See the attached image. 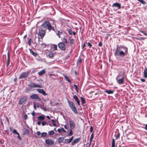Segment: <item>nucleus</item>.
Wrapping results in <instances>:
<instances>
[{"label":"nucleus","instance_id":"1","mask_svg":"<svg viewBox=\"0 0 147 147\" xmlns=\"http://www.w3.org/2000/svg\"><path fill=\"white\" fill-rule=\"evenodd\" d=\"M128 48L126 47L117 45L116 48L114 55L116 56H119L123 57L128 55Z\"/></svg>","mask_w":147,"mask_h":147},{"label":"nucleus","instance_id":"51","mask_svg":"<svg viewBox=\"0 0 147 147\" xmlns=\"http://www.w3.org/2000/svg\"><path fill=\"white\" fill-rule=\"evenodd\" d=\"M74 137L72 136L69 139V141L70 142H71V141L73 140V139Z\"/></svg>","mask_w":147,"mask_h":147},{"label":"nucleus","instance_id":"22","mask_svg":"<svg viewBox=\"0 0 147 147\" xmlns=\"http://www.w3.org/2000/svg\"><path fill=\"white\" fill-rule=\"evenodd\" d=\"M45 119V117L42 115H40L38 117V120L39 121H42L43 120Z\"/></svg>","mask_w":147,"mask_h":147},{"label":"nucleus","instance_id":"5","mask_svg":"<svg viewBox=\"0 0 147 147\" xmlns=\"http://www.w3.org/2000/svg\"><path fill=\"white\" fill-rule=\"evenodd\" d=\"M29 73L28 71L27 72H22L20 75L19 77V79L22 78H27L29 76Z\"/></svg>","mask_w":147,"mask_h":147},{"label":"nucleus","instance_id":"63","mask_svg":"<svg viewBox=\"0 0 147 147\" xmlns=\"http://www.w3.org/2000/svg\"><path fill=\"white\" fill-rule=\"evenodd\" d=\"M7 62H10V58H9V57L7 58Z\"/></svg>","mask_w":147,"mask_h":147},{"label":"nucleus","instance_id":"54","mask_svg":"<svg viewBox=\"0 0 147 147\" xmlns=\"http://www.w3.org/2000/svg\"><path fill=\"white\" fill-rule=\"evenodd\" d=\"M61 130L63 132H66V131L63 128H61Z\"/></svg>","mask_w":147,"mask_h":147},{"label":"nucleus","instance_id":"8","mask_svg":"<svg viewBox=\"0 0 147 147\" xmlns=\"http://www.w3.org/2000/svg\"><path fill=\"white\" fill-rule=\"evenodd\" d=\"M121 75H118V76L117 77L116 79L117 80V82L119 84H122L123 83V82L124 81V77H122L120 79H118V78L120 77V76Z\"/></svg>","mask_w":147,"mask_h":147},{"label":"nucleus","instance_id":"33","mask_svg":"<svg viewBox=\"0 0 147 147\" xmlns=\"http://www.w3.org/2000/svg\"><path fill=\"white\" fill-rule=\"evenodd\" d=\"M55 132L53 130L50 131L49 132V134L50 135H52L54 134Z\"/></svg>","mask_w":147,"mask_h":147},{"label":"nucleus","instance_id":"35","mask_svg":"<svg viewBox=\"0 0 147 147\" xmlns=\"http://www.w3.org/2000/svg\"><path fill=\"white\" fill-rule=\"evenodd\" d=\"M74 39H71L70 40V45H72L74 43Z\"/></svg>","mask_w":147,"mask_h":147},{"label":"nucleus","instance_id":"18","mask_svg":"<svg viewBox=\"0 0 147 147\" xmlns=\"http://www.w3.org/2000/svg\"><path fill=\"white\" fill-rule=\"evenodd\" d=\"M94 133H92V134H91V135L90 137V143L89 144V146L88 147H90V146L91 144V142L92 141V140L94 138V135H93Z\"/></svg>","mask_w":147,"mask_h":147},{"label":"nucleus","instance_id":"15","mask_svg":"<svg viewBox=\"0 0 147 147\" xmlns=\"http://www.w3.org/2000/svg\"><path fill=\"white\" fill-rule=\"evenodd\" d=\"M112 7H117L119 9H120L121 8V4L118 3H115L113 4Z\"/></svg>","mask_w":147,"mask_h":147},{"label":"nucleus","instance_id":"37","mask_svg":"<svg viewBox=\"0 0 147 147\" xmlns=\"http://www.w3.org/2000/svg\"><path fill=\"white\" fill-rule=\"evenodd\" d=\"M63 42L65 44L68 42L67 40L65 37H64L63 38Z\"/></svg>","mask_w":147,"mask_h":147},{"label":"nucleus","instance_id":"62","mask_svg":"<svg viewBox=\"0 0 147 147\" xmlns=\"http://www.w3.org/2000/svg\"><path fill=\"white\" fill-rule=\"evenodd\" d=\"M75 88V90H76V91L77 92H78V87H76V88Z\"/></svg>","mask_w":147,"mask_h":147},{"label":"nucleus","instance_id":"64","mask_svg":"<svg viewBox=\"0 0 147 147\" xmlns=\"http://www.w3.org/2000/svg\"><path fill=\"white\" fill-rule=\"evenodd\" d=\"M10 63V62H7V66L8 67Z\"/></svg>","mask_w":147,"mask_h":147},{"label":"nucleus","instance_id":"55","mask_svg":"<svg viewBox=\"0 0 147 147\" xmlns=\"http://www.w3.org/2000/svg\"><path fill=\"white\" fill-rule=\"evenodd\" d=\"M141 81L142 82H144L145 81V79L142 78L140 79Z\"/></svg>","mask_w":147,"mask_h":147},{"label":"nucleus","instance_id":"21","mask_svg":"<svg viewBox=\"0 0 147 147\" xmlns=\"http://www.w3.org/2000/svg\"><path fill=\"white\" fill-rule=\"evenodd\" d=\"M144 78H147V68H145L144 72Z\"/></svg>","mask_w":147,"mask_h":147},{"label":"nucleus","instance_id":"61","mask_svg":"<svg viewBox=\"0 0 147 147\" xmlns=\"http://www.w3.org/2000/svg\"><path fill=\"white\" fill-rule=\"evenodd\" d=\"M144 129L147 131V124L145 125Z\"/></svg>","mask_w":147,"mask_h":147},{"label":"nucleus","instance_id":"29","mask_svg":"<svg viewBox=\"0 0 147 147\" xmlns=\"http://www.w3.org/2000/svg\"><path fill=\"white\" fill-rule=\"evenodd\" d=\"M62 33V32L59 31H58L56 33L57 35L59 38H60V35Z\"/></svg>","mask_w":147,"mask_h":147},{"label":"nucleus","instance_id":"36","mask_svg":"<svg viewBox=\"0 0 147 147\" xmlns=\"http://www.w3.org/2000/svg\"><path fill=\"white\" fill-rule=\"evenodd\" d=\"M67 31L68 32L69 34L70 35H71L72 34V31L71 29H67Z\"/></svg>","mask_w":147,"mask_h":147},{"label":"nucleus","instance_id":"3","mask_svg":"<svg viewBox=\"0 0 147 147\" xmlns=\"http://www.w3.org/2000/svg\"><path fill=\"white\" fill-rule=\"evenodd\" d=\"M68 103L73 111L76 113H78V111L74 103L72 101H68Z\"/></svg>","mask_w":147,"mask_h":147},{"label":"nucleus","instance_id":"53","mask_svg":"<svg viewBox=\"0 0 147 147\" xmlns=\"http://www.w3.org/2000/svg\"><path fill=\"white\" fill-rule=\"evenodd\" d=\"M37 134L38 136H40L41 134V133L40 131H38L37 132Z\"/></svg>","mask_w":147,"mask_h":147},{"label":"nucleus","instance_id":"40","mask_svg":"<svg viewBox=\"0 0 147 147\" xmlns=\"http://www.w3.org/2000/svg\"><path fill=\"white\" fill-rule=\"evenodd\" d=\"M53 48L54 50H57V46L56 45H53Z\"/></svg>","mask_w":147,"mask_h":147},{"label":"nucleus","instance_id":"7","mask_svg":"<svg viewBox=\"0 0 147 147\" xmlns=\"http://www.w3.org/2000/svg\"><path fill=\"white\" fill-rule=\"evenodd\" d=\"M69 122L70 128L71 129H74L76 126L74 121L73 120L69 119Z\"/></svg>","mask_w":147,"mask_h":147},{"label":"nucleus","instance_id":"39","mask_svg":"<svg viewBox=\"0 0 147 147\" xmlns=\"http://www.w3.org/2000/svg\"><path fill=\"white\" fill-rule=\"evenodd\" d=\"M73 134V131L72 129H71L70 130L68 134V136H71Z\"/></svg>","mask_w":147,"mask_h":147},{"label":"nucleus","instance_id":"59","mask_svg":"<svg viewBox=\"0 0 147 147\" xmlns=\"http://www.w3.org/2000/svg\"><path fill=\"white\" fill-rule=\"evenodd\" d=\"M40 123H41V122H40V121H38V122H37V124L38 125H40Z\"/></svg>","mask_w":147,"mask_h":147},{"label":"nucleus","instance_id":"24","mask_svg":"<svg viewBox=\"0 0 147 147\" xmlns=\"http://www.w3.org/2000/svg\"><path fill=\"white\" fill-rule=\"evenodd\" d=\"M45 70L44 69H43V70L41 71H40L38 73V74L39 75H43V74H45Z\"/></svg>","mask_w":147,"mask_h":147},{"label":"nucleus","instance_id":"47","mask_svg":"<svg viewBox=\"0 0 147 147\" xmlns=\"http://www.w3.org/2000/svg\"><path fill=\"white\" fill-rule=\"evenodd\" d=\"M24 118L25 120H26L28 119V116L26 114H25L24 115Z\"/></svg>","mask_w":147,"mask_h":147},{"label":"nucleus","instance_id":"50","mask_svg":"<svg viewBox=\"0 0 147 147\" xmlns=\"http://www.w3.org/2000/svg\"><path fill=\"white\" fill-rule=\"evenodd\" d=\"M102 43L101 42H99V43L98 45V46L99 47H101L102 46Z\"/></svg>","mask_w":147,"mask_h":147},{"label":"nucleus","instance_id":"32","mask_svg":"<svg viewBox=\"0 0 147 147\" xmlns=\"http://www.w3.org/2000/svg\"><path fill=\"white\" fill-rule=\"evenodd\" d=\"M82 60L81 58L80 57L78 59L77 63L80 64L82 62Z\"/></svg>","mask_w":147,"mask_h":147},{"label":"nucleus","instance_id":"20","mask_svg":"<svg viewBox=\"0 0 147 147\" xmlns=\"http://www.w3.org/2000/svg\"><path fill=\"white\" fill-rule=\"evenodd\" d=\"M29 50L30 53L34 56L36 57L37 56V54L34 52L33 50L30 49H29Z\"/></svg>","mask_w":147,"mask_h":147},{"label":"nucleus","instance_id":"42","mask_svg":"<svg viewBox=\"0 0 147 147\" xmlns=\"http://www.w3.org/2000/svg\"><path fill=\"white\" fill-rule=\"evenodd\" d=\"M120 136V133L119 132L118 133L117 135L116 136V139H117L119 138Z\"/></svg>","mask_w":147,"mask_h":147},{"label":"nucleus","instance_id":"19","mask_svg":"<svg viewBox=\"0 0 147 147\" xmlns=\"http://www.w3.org/2000/svg\"><path fill=\"white\" fill-rule=\"evenodd\" d=\"M64 140V137H60L57 139V142L59 143H60L63 142Z\"/></svg>","mask_w":147,"mask_h":147},{"label":"nucleus","instance_id":"17","mask_svg":"<svg viewBox=\"0 0 147 147\" xmlns=\"http://www.w3.org/2000/svg\"><path fill=\"white\" fill-rule=\"evenodd\" d=\"M80 138H77L74 139L71 143L72 145H74L76 144L80 140Z\"/></svg>","mask_w":147,"mask_h":147},{"label":"nucleus","instance_id":"38","mask_svg":"<svg viewBox=\"0 0 147 147\" xmlns=\"http://www.w3.org/2000/svg\"><path fill=\"white\" fill-rule=\"evenodd\" d=\"M32 40L31 38H30L29 39L28 44L29 46H31L32 44Z\"/></svg>","mask_w":147,"mask_h":147},{"label":"nucleus","instance_id":"23","mask_svg":"<svg viewBox=\"0 0 147 147\" xmlns=\"http://www.w3.org/2000/svg\"><path fill=\"white\" fill-rule=\"evenodd\" d=\"M64 77L65 79L67 81L70 83H71V81L69 80V78L68 76H64Z\"/></svg>","mask_w":147,"mask_h":147},{"label":"nucleus","instance_id":"34","mask_svg":"<svg viewBox=\"0 0 147 147\" xmlns=\"http://www.w3.org/2000/svg\"><path fill=\"white\" fill-rule=\"evenodd\" d=\"M47 133L46 132H43L41 134V136L42 137H45L47 135Z\"/></svg>","mask_w":147,"mask_h":147},{"label":"nucleus","instance_id":"27","mask_svg":"<svg viewBox=\"0 0 147 147\" xmlns=\"http://www.w3.org/2000/svg\"><path fill=\"white\" fill-rule=\"evenodd\" d=\"M29 131L27 129H25L24 131L23 134L24 135H25L29 134Z\"/></svg>","mask_w":147,"mask_h":147},{"label":"nucleus","instance_id":"13","mask_svg":"<svg viewBox=\"0 0 147 147\" xmlns=\"http://www.w3.org/2000/svg\"><path fill=\"white\" fill-rule=\"evenodd\" d=\"M37 91L39 93L42 94L44 96H47V95L45 92L42 89H38Z\"/></svg>","mask_w":147,"mask_h":147},{"label":"nucleus","instance_id":"44","mask_svg":"<svg viewBox=\"0 0 147 147\" xmlns=\"http://www.w3.org/2000/svg\"><path fill=\"white\" fill-rule=\"evenodd\" d=\"M13 132L14 134H19V133L16 130V129H14L13 130Z\"/></svg>","mask_w":147,"mask_h":147},{"label":"nucleus","instance_id":"57","mask_svg":"<svg viewBox=\"0 0 147 147\" xmlns=\"http://www.w3.org/2000/svg\"><path fill=\"white\" fill-rule=\"evenodd\" d=\"M57 131L60 133H61V129H57Z\"/></svg>","mask_w":147,"mask_h":147},{"label":"nucleus","instance_id":"12","mask_svg":"<svg viewBox=\"0 0 147 147\" xmlns=\"http://www.w3.org/2000/svg\"><path fill=\"white\" fill-rule=\"evenodd\" d=\"M30 87L34 88L42 87L40 85L37 84L33 82H32L30 84Z\"/></svg>","mask_w":147,"mask_h":147},{"label":"nucleus","instance_id":"2","mask_svg":"<svg viewBox=\"0 0 147 147\" xmlns=\"http://www.w3.org/2000/svg\"><path fill=\"white\" fill-rule=\"evenodd\" d=\"M41 26L42 28L48 30L49 32L52 30L55 32L54 27L52 26L51 23L49 21H46L43 23Z\"/></svg>","mask_w":147,"mask_h":147},{"label":"nucleus","instance_id":"11","mask_svg":"<svg viewBox=\"0 0 147 147\" xmlns=\"http://www.w3.org/2000/svg\"><path fill=\"white\" fill-rule=\"evenodd\" d=\"M45 142L46 144L47 145H52L54 144V141L51 139H46Z\"/></svg>","mask_w":147,"mask_h":147},{"label":"nucleus","instance_id":"26","mask_svg":"<svg viewBox=\"0 0 147 147\" xmlns=\"http://www.w3.org/2000/svg\"><path fill=\"white\" fill-rule=\"evenodd\" d=\"M105 92L108 94H112L113 93V91L111 90H105Z\"/></svg>","mask_w":147,"mask_h":147},{"label":"nucleus","instance_id":"6","mask_svg":"<svg viewBox=\"0 0 147 147\" xmlns=\"http://www.w3.org/2000/svg\"><path fill=\"white\" fill-rule=\"evenodd\" d=\"M27 98V97L26 96H22L20 99L19 104L20 105H22L26 100Z\"/></svg>","mask_w":147,"mask_h":147},{"label":"nucleus","instance_id":"30","mask_svg":"<svg viewBox=\"0 0 147 147\" xmlns=\"http://www.w3.org/2000/svg\"><path fill=\"white\" fill-rule=\"evenodd\" d=\"M115 140L114 138H113L112 140V147H115Z\"/></svg>","mask_w":147,"mask_h":147},{"label":"nucleus","instance_id":"60","mask_svg":"<svg viewBox=\"0 0 147 147\" xmlns=\"http://www.w3.org/2000/svg\"><path fill=\"white\" fill-rule=\"evenodd\" d=\"M53 126L56 127V125L55 123H53Z\"/></svg>","mask_w":147,"mask_h":147},{"label":"nucleus","instance_id":"25","mask_svg":"<svg viewBox=\"0 0 147 147\" xmlns=\"http://www.w3.org/2000/svg\"><path fill=\"white\" fill-rule=\"evenodd\" d=\"M48 56L50 58L53 57L54 56L53 52V51L50 52L48 54Z\"/></svg>","mask_w":147,"mask_h":147},{"label":"nucleus","instance_id":"56","mask_svg":"<svg viewBox=\"0 0 147 147\" xmlns=\"http://www.w3.org/2000/svg\"><path fill=\"white\" fill-rule=\"evenodd\" d=\"M32 115L34 116L35 115V113L34 112V111H33V112L32 113Z\"/></svg>","mask_w":147,"mask_h":147},{"label":"nucleus","instance_id":"14","mask_svg":"<svg viewBox=\"0 0 147 147\" xmlns=\"http://www.w3.org/2000/svg\"><path fill=\"white\" fill-rule=\"evenodd\" d=\"M37 91L39 93L42 94L44 96H47V95L45 92L42 89H38Z\"/></svg>","mask_w":147,"mask_h":147},{"label":"nucleus","instance_id":"16","mask_svg":"<svg viewBox=\"0 0 147 147\" xmlns=\"http://www.w3.org/2000/svg\"><path fill=\"white\" fill-rule=\"evenodd\" d=\"M73 98L76 101L78 105H80V101L79 100L78 97L76 95H74Z\"/></svg>","mask_w":147,"mask_h":147},{"label":"nucleus","instance_id":"31","mask_svg":"<svg viewBox=\"0 0 147 147\" xmlns=\"http://www.w3.org/2000/svg\"><path fill=\"white\" fill-rule=\"evenodd\" d=\"M70 142H71L69 139H65V141L63 142V143L64 144H69Z\"/></svg>","mask_w":147,"mask_h":147},{"label":"nucleus","instance_id":"10","mask_svg":"<svg viewBox=\"0 0 147 147\" xmlns=\"http://www.w3.org/2000/svg\"><path fill=\"white\" fill-rule=\"evenodd\" d=\"M30 98L33 99H37L38 101H40L41 99L40 98L39 96L36 94H34L31 95L30 96Z\"/></svg>","mask_w":147,"mask_h":147},{"label":"nucleus","instance_id":"46","mask_svg":"<svg viewBox=\"0 0 147 147\" xmlns=\"http://www.w3.org/2000/svg\"><path fill=\"white\" fill-rule=\"evenodd\" d=\"M93 129V127L92 126H91L90 128V132H92Z\"/></svg>","mask_w":147,"mask_h":147},{"label":"nucleus","instance_id":"28","mask_svg":"<svg viewBox=\"0 0 147 147\" xmlns=\"http://www.w3.org/2000/svg\"><path fill=\"white\" fill-rule=\"evenodd\" d=\"M80 98L81 100L82 104L83 105L86 102V101L85 98L82 97H81Z\"/></svg>","mask_w":147,"mask_h":147},{"label":"nucleus","instance_id":"52","mask_svg":"<svg viewBox=\"0 0 147 147\" xmlns=\"http://www.w3.org/2000/svg\"><path fill=\"white\" fill-rule=\"evenodd\" d=\"M141 32L142 33H143L144 35L147 36V34L144 31H142Z\"/></svg>","mask_w":147,"mask_h":147},{"label":"nucleus","instance_id":"43","mask_svg":"<svg viewBox=\"0 0 147 147\" xmlns=\"http://www.w3.org/2000/svg\"><path fill=\"white\" fill-rule=\"evenodd\" d=\"M47 124V122L46 121H43L42 122V125L43 126L46 125Z\"/></svg>","mask_w":147,"mask_h":147},{"label":"nucleus","instance_id":"49","mask_svg":"<svg viewBox=\"0 0 147 147\" xmlns=\"http://www.w3.org/2000/svg\"><path fill=\"white\" fill-rule=\"evenodd\" d=\"M17 135H18V136L17 137L18 138L19 140H21L22 138L20 136L19 134H19H17Z\"/></svg>","mask_w":147,"mask_h":147},{"label":"nucleus","instance_id":"9","mask_svg":"<svg viewBox=\"0 0 147 147\" xmlns=\"http://www.w3.org/2000/svg\"><path fill=\"white\" fill-rule=\"evenodd\" d=\"M59 47L61 50L65 51L66 50L65 44L63 42H60L58 44Z\"/></svg>","mask_w":147,"mask_h":147},{"label":"nucleus","instance_id":"41","mask_svg":"<svg viewBox=\"0 0 147 147\" xmlns=\"http://www.w3.org/2000/svg\"><path fill=\"white\" fill-rule=\"evenodd\" d=\"M87 44L88 46L90 48H91L92 46V45L90 42H88Z\"/></svg>","mask_w":147,"mask_h":147},{"label":"nucleus","instance_id":"4","mask_svg":"<svg viewBox=\"0 0 147 147\" xmlns=\"http://www.w3.org/2000/svg\"><path fill=\"white\" fill-rule=\"evenodd\" d=\"M46 30H43L42 28H40L39 29L38 35L40 37V38H42L45 36Z\"/></svg>","mask_w":147,"mask_h":147},{"label":"nucleus","instance_id":"58","mask_svg":"<svg viewBox=\"0 0 147 147\" xmlns=\"http://www.w3.org/2000/svg\"><path fill=\"white\" fill-rule=\"evenodd\" d=\"M86 46V45H85V43H84L83 45H82V49H83Z\"/></svg>","mask_w":147,"mask_h":147},{"label":"nucleus","instance_id":"45","mask_svg":"<svg viewBox=\"0 0 147 147\" xmlns=\"http://www.w3.org/2000/svg\"><path fill=\"white\" fill-rule=\"evenodd\" d=\"M4 143V140H3L0 139V144H3Z\"/></svg>","mask_w":147,"mask_h":147},{"label":"nucleus","instance_id":"48","mask_svg":"<svg viewBox=\"0 0 147 147\" xmlns=\"http://www.w3.org/2000/svg\"><path fill=\"white\" fill-rule=\"evenodd\" d=\"M39 44L42 45V47H46V45L44 43H42L41 44L39 43Z\"/></svg>","mask_w":147,"mask_h":147}]
</instances>
